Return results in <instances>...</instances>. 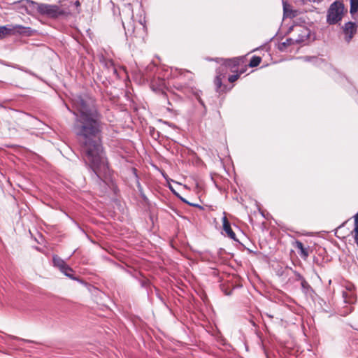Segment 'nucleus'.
Wrapping results in <instances>:
<instances>
[{
    "mask_svg": "<svg viewBox=\"0 0 358 358\" xmlns=\"http://www.w3.org/2000/svg\"><path fill=\"white\" fill-rule=\"evenodd\" d=\"M73 4L76 6V7H78L80 6V3L78 0H76L74 1Z\"/></svg>",
    "mask_w": 358,
    "mask_h": 358,
    "instance_id": "ea45409f",
    "label": "nucleus"
},
{
    "mask_svg": "<svg viewBox=\"0 0 358 358\" xmlns=\"http://www.w3.org/2000/svg\"><path fill=\"white\" fill-rule=\"evenodd\" d=\"M231 293H232V290H231L230 292H228V291H226V290L224 291L225 295L229 296V295L231 294Z\"/></svg>",
    "mask_w": 358,
    "mask_h": 358,
    "instance_id": "a19ab883",
    "label": "nucleus"
},
{
    "mask_svg": "<svg viewBox=\"0 0 358 358\" xmlns=\"http://www.w3.org/2000/svg\"><path fill=\"white\" fill-rule=\"evenodd\" d=\"M293 273L294 274V276H295V281H298V282H302V280H304L305 278L304 277L301 275L298 271H293Z\"/></svg>",
    "mask_w": 358,
    "mask_h": 358,
    "instance_id": "c756f323",
    "label": "nucleus"
},
{
    "mask_svg": "<svg viewBox=\"0 0 358 358\" xmlns=\"http://www.w3.org/2000/svg\"><path fill=\"white\" fill-rule=\"evenodd\" d=\"M350 13L353 16L358 12V0H350Z\"/></svg>",
    "mask_w": 358,
    "mask_h": 358,
    "instance_id": "aec40b11",
    "label": "nucleus"
},
{
    "mask_svg": "<svg viewBox=\"0 0 358 358\" xmlns=\"http://www.w3.org/2000/svg\"><path fill=\"white\" fill-rule=\"evenodd\" d=\"M283 4V17L294 18L296 15V11L291 8L290 5L287 2L282 1Z\"/></svg>",
    "mask_w": 358,
    "mask_h": 358,
    "instance_id": "dca6fc26",
    "label": "nucleus"
},
{
    "mask_svg": "<svg viewBox=\"0 0 358 358\" xmlns=\"http://www.w3.org/2000/svg\"><path fill=\"white\" fill-rule=\"evenodd\" d=\"M295 244L296 248L299 250V253L301 257L306 259L309 255V247H304L303 244L300 241H296Z\"/></svg>",
    "mask_w": 358,
    "mask_h": 358,
    "instance_id": "4468645a",
    "label": "nucleus"
},
{
    "mask_svg": "<svg viewBox=\"0 0 358 358\" xmlns=\"http://www.w3.org/2000/svg\"><path fill=\"white\" fill-rule=\"evenodd\" d=\"M304 62H313L314 64H317L321 59L317 57L314 56H305L301 57Z\"/></svg>",
    "mask_w": 358,
    "mask_h": 358,
    "instance_id": "b1692460",
    "label": "nucleus"
},
{
    "mask_svg": "<svg viewBox=\"0 0 358 358\" xmlns=\"http://www.w3.org/2000/svg\"><path fill=\"white\" fill-rule=\"evenodd\" d=\"M134 172L135 173V176L137 178V187H138V189L139 191V193H140V196L144 200V201H147L148 200V198L147 196H145V194H144L143 192V187L138 180V175L136 173V169L134 168Z\"/></svg>",
    "mask_w": 358,
    "mask_h": 358,
    "instance_id": "412c9836",
    "label": "nucleus"
},
{
    "mask_svg": "<svg viewBox=\"0 0 358 358\" xmlns=\"http://www.w3.org/2000/svg\"><path fill=\"white\" fill-rule=\"evenodd\" d=\"M197 101H199V103L202 106V110L201 112V115H201V117L203 118V117H204L206 115L207 108L206 107V105H205L203 101L201 99V96H198Z\"/></svg>",
    "mask_w": 358,
    "mask_h": 358,
    "instance_id": "a878e982",
    "label": "nucleus"
},
{
    "mask_svg": "<svg viewBox=\"0 0 358 358\" xmlns=\"http://www.w3.org/2000/svg\"><path fill=\"white\" fill-rule=\"evenodd\" d=\"M266 315L268 317V318H273V316L268 313H266Z\"/></svg>",
    "mask_w": 358,
    "mask_h": 358,
    "instance_id": "a18cd8bd",
    "label": "nucleus"
},
{
    "mask_svg": "<svg viewBox=\"0 0 358 358\" xmlns=\"http://www.w3.org/2000/svg\"><path fill=\"white\" fill-rule=\"evenodd\" d=\"M222 227L223 230L231 239H232L234 241L239 242L238 240L236 239V234L232 230L231 223L227 220L226 216H224L222 217Z\"/></svg>",
    "mask_w": 358,
    "mask_h": 358,
    "instance_id": "1a4fd4ad",
    "label": "nucleus"
},
{
    "mask_svg": "<svg viewBox=\"0 0 358 358\" xmlns=\"http://www.w3.org/2000/svg\"><path fill=\"white\" fill-rule=\"evenodd\" d=\"M294 43V41L292 38H288L286 39L285 41H284L278 45V50L280 52H284L285 50V49L287 48V47H288Z\"/></svg>",
    "mask_w": 358,
    "mask_h": 358,
    "instance_id": "6ab92c4d",
    "label": "nucleus"
},
{
    "mask_svg": "<svg viewBox=\"0 0 358 358\" xmlns=\"http://www.w3.org/2000/svg\"><path fill=\"white\" fill-rule=\"evenodd\" d=\"M149 133H150V135L155 139H157L158 138H159L160 136V133L159 131H158L157 130L155 129V127H149Z\"/></svg>",
    "mask_w": 358,
    "mask_h": 358,
    "instance_id": "bb28decb",
    "label": "nucleus"
},
{
    "mask_svg": "<svg viewBox=\"0 0 358 358\" xmlns=\"http://www.w3.org/2000/svg\"><path fill=\"white\" fill-rule=\"evenodd\" d=\"M12 29L10 25L7 24L4 26H0V40L3 39L5 36L10 34Z\"/></svg>",
    "mask_w": 358,
    "mask_h": 358,
    "instance_id": "a211bd4d",
    "label": "nucleus"
},
{
    "mask_svg": "<svg viewBox=\"0 0 358 358\" xmlns=\"http://www.w3.org/2000/svg\"><path fill=\"white\" fill-rule=\"evenodd\" d=\"M171 76H173V77L176 76L175 73H173V70L172 68H171Z\"/></svg>",
    "mask_w": 358,
    "mask_h": 358,
    "instance_id": "79ce46f5",
    "label": "nucleus"
},
{
    "mask_svg": "<svg viewBox=\"0 0 358 358\" xmlns=\"http://www.w3.org/2000/svg\"><path fill=\"white\" fill-rule=\"evenodd\" d=\"M345 6L341 1H335L329 6L327 11V23L334 25L340 22L344 15Z\"/></svg>",
    "mask_w": 358,
    "mask_h": 358,
    "instance_id": "7ed1b4c3",
    "label": "nucleus"
},
{
    "mask_svg": "<svg viewBox=\"0 0 358 358\" xmlns=\"http://www.w3.org/2000/svg\"><path fill=\"white\" fill-rule=\"evenodd\" d=\"M247 250H248V253H250V254H253V255H257L260 254V252H258V251H255V250H250V249H249V248H248V249H247Z\"/></svg>",
    "mask_w": 358,
    "mask_h": 358,
    "instance_id": "4c0bfd02",
    "label": "nucleus"
},
{
    "mask_svg": "<svg viewBox=\"0 0 358 358\" xmlns=\"http://www.w3.org/2000/svg\"><path fill=\"white\" fill-rule=\"evenodd\" d=\"M355 330L358 331V329H355Z\"/></svg>",
    "mask_w": 358,
    "mask_h": 358,
    "instance_id": "603ef678",
    "label": "nucleus"
},
{
    "mask_svg": "<svg viewBox=\"0 0 358 358\" xmlns=\"http://www.w3.org/2000/svg\"><path fill=\"white\" fill-rule=\"evenodd\" d=\"M75 116L72 130L85 163L93 180L100 184L110 173L108 162L102 143L104 126L103 115L95 99L89 94H75L71 98ZM68 110H71L67 107Z\"/></svg>",
    "mask_w": 358,
    "mask_h": 358,
    "instance_id": "f257e3e1",
    "label": "nucleus"
},
{
    "mask_svg": "<svg viewBox=\"0 0 358 358\" xmlns=\"http://www.w3.org/2000/svg\"><path fill=\"white\" fill-rule=\"evenodd\" d=\"M313 261H314V262L317 263V262H318V258H317V257H314V259H313Z\"/></svg>",
    "mask_w": 358,
    "mask_h": 358,
    "instance_id": "de8ad7c7",
    "label": "nucleus"
},
{
    "mask_svg": "<svg viewBox=\"0 0 358 358\" xmlns=\"http://www.w3.org/2000/svg\"><path fill=\"white\" fill-rule=\"evenodd\" d=\"M225 77V72L220 71V69H217V76L214 80V84L215 85V90L217 92L224 91V89H221L222 86V79Z\"/></svg>",
    "mask_w": 358,
    "mask_h": 358,
    "instance_id": "9d476101",
    "label": "nucleus"
},
{
    "mask_svg": "<svg viewBox=\"0 0 358 358\" xmlns=\"http://www.w3.org/2000/svg\"><path fill=\"white\" fill-rule=\"evenodd\" d=\"M343 298L344 303L350 306H352L356 302V296L352 291H343Z\"/></svg>",
    "mask_w": 358,
    "mask_h": 358,
    "instance_id": "f8f14e48",
    "label": "nucleus"
},
{
    "mask_svg": "<svg viewBox=\"0 0 358 358\" xmlns=\"http://www.w3.org/2000/svg\"><path fill=\"white\" fill-rule=\"evenodd\" d=\"M170 191L176 196L178 197L181 201L183 203H187V200L183 198L180 194L176 191V189L171 186H169Z\"/></svg>",
    "mask_w": 358,
    "mask_h": 358,
    "instance_id": "cd10ccee",
    "label": "nucleus"
},
{
    "mask_svg": "<svg viewBox=\"0 0 358 358\" xmlns=\"http://www.w3.org/2000/svg\"><path fill=\"white\" fill-rule=\"evenodd\" d=\"M243 73V71H239V72H237L236 74L230 75L228 78L229 82H230V83L235 82L236 80H237L239 78L240 76Z\"/></svg>",
    "mask_w": 358,
    "mask_h": 358,
    "instance_id": "c85d7f7f",
    "label": "nucleus"
},
{
    "mask_svg": "<svg viewBox=\"0 0 358 358\" xmlns=\"http://www.w3.org/2000/svg\"><path fill=\"white\" fill-rule=\"evenodd\" d=\"M156 295H157V297L160 300V301H161V302H162L164 306H166L167 307V305H166V302H165V301H164V298L160 295V294H159L158 292H157Z\"/></svg>",
    "mask_w": 358,
    "mask_h": 358,
    "instance_id": "f704fd0d",
    "label": "nucleus"
},
{
    "mask_svg": "<svg viewBox=\"0 0 358 358\" xmlns=\"http://www.w3.org/2000/svg\"><path fill=\"white\" fill-rule=\"evenodd\" d=\"M100 63L108 71L114 73H117V70L114 66V62L112 59L105 58L103 55L99 58Z\"/></svg>",
    "mask_w": 358,
    "mask_h": 358,
    "instance_id": "9b49d317",
    "label": "nucleus"
},
{
    "mask_svg": "<svg viewBox=\"0 0 358 358\" xmlns=\"http://www.w3.org/2000/svg\"><path fill=\"white\" fill-rule=\"evenodd\" d=\"M52 264L55 267H57L59 269V271H62L65 268V267L68 265L64 259L59 257L57 255H53L52 257Z\"/></svg>",
    "mask_w": 358,
    "mask_h": 358,
    "instance_id": "f3484780",
    "label": "nucleus"
},
{
    "mask_svg": "<svg viewBox=\"0 0 358 358\" xmlns=\"http://www.w3.org/2000/svg\"><path fill=\"white\" fill-rule=\"evenodd\" d=\"M10 27L12 31L22 36H31L36 32L35 29H33L31 27H24L20 24H16L14 26L10 25Z\"/></svg>",
    "mask_w": 358,
    "mask_h": 358,
    "instance_id": "6e6552de",
    "label": "nucleus"
},
{
    "mask_svg": "<svg viewBox=\"0 0 358 358\" xmlns=\"http://www.w3.org/2000/svg\"><path fill=\"white\" fill-rule=\"evenodd\" d=\"M215 60L217 62H222L221 66L218 69H220L222 72H224L227 68H229L231 71L234 72V69L238 67L241 63V59L238 57L231 59L216 58Z\"/></svg>",
    "mask_w": 358,
    "mask_h": 358,
    "instance_id": "0eeeda50",
    "label": "nucleus"
},
{
    "mask_svg": "<svg viewBox=\"0 0 358 358\" xmlns=\"http://www.w3.org/2000/svg\"><path fill=\"white\" fill-rule=\"evenodd\" d=\"M355 220V228L352 232H358V218L353 217Z\"/></svg>",
    "mask_w": 358,
    "mask_h": 358,
    "instance_id": "473e14b6",
    "label": "nucleus"
},
{
    "mask_svg": "<svg viewBox=\"0 0 358 358\" xmlns=\"http://www.w3.org/2000/svg\"><path fill=\"white\" fill-rule=\"evenodd\" d=\"M65 14L64 10L61 9L57 5H51L48 3H41L39 15L46 16L49 18H57L59 16Z\"/></svg>",
    "mask_w": 358,
    "mask_h": 358,
    "instance_id": "20e7f679",
    "label": "nucleus"
},
{
    "mask_svg": "<svg viewBox=\"0 0 358 358\" xmlns=\"http://www.w3.org/2000/svg\"><path fill=\"white\" fill-rule=\"evenodd\" d=\"M357 29L358 24L352 21L345 22L342 27V30L344 34V40L347 43H350L355 34L357 33Z\"/></svg>",
    "mask_w": 358,
    "mask_h": 358,
    "instance_id": "423d86ee",
    "label": "nucleus"
},
{
    "mask_svg": "<svg viewBox=\"0 0 358 358\" xmlns=\"http://www.w3.org/2000/svg\"><path fill=\"white\" fill-rule=\"evenodd\" d=\"M123 14H127L128 17H130L129 21L127 22V26L124 22V20L121 17L122 24L124 27L125 35L127 37L128 35L134 36V37H143V35L146 32V26H145V17L143 19L141 18L138 21L139 27L137 28L136 25H134V21L133 20V9L132 6L130 3L125 5L124 9L122 10Z\"/></svg>",
    "mask_w": 358,
    "mask_h": 358,
    "instance_id": "f03ea898",
    "label": "nucleus"
},
{
    "mask_svg": "<svg viewBox=\"0 0 358 358\" xmlns=\"http://www.w3.org/2000/svg\"><path fill=\"white\" fill-rule=\"evenodd\" d=\"M262 62V58L259 56L254 55L251 57L250 62H249V66L250 67H256L259 66V64Z\"/></svg>",
    "mask_w": 358,
    "mask_h": 358,
    "instance_id": "5701e85b",
    "label": "nucleus"
},
{
    "mask_svg": "<svg viewBox=\"0 0 358 358\" xmlns=\"http://www.w3.org/2000/svg\"><path fill=\"white\" fill-rule=\"evenodd\" d=\"M295 3H299V4H301V5H305V4H307L309 1H310V0H294Z\"/></svg>",
    "mask_w": 358,
    "mask_h": 358,
    "instance_id": "72a5a7b5",
    "label": "nucleus"
},
{
    "mask_svg": "<svg viewBox=\"0 0 358 358\" xmlns=\"http://www.w3.org/2000/svg\"><path fill=\"white\" fill-rule=\"evenodd\" d=\"M303 41H304V40H303V37L302 36L299 35V36H298V38L294 41V43H298V44H299V43H302Z\"/></svg>",
    "mask_w": 358,
    "mask_h": 358,
    "instance_id": "c9c22d12",
    "label": "nucleus"
},
{
    "mask_svg": "<svg viewBox=\"0 0 358 358\" xmlns=\"http://www.w3.org/2000/svg\"><path fill=\"white\" fill-rule=\"evenodd\" d=\"M185 203L189 205V206H194V207L199 208V209H201V210L203 209V206H201V205L197 204V203H191V202H189L188 201H187V203Z\"/></svg>",
    "mask_w": 358,
    "mask_h": 358,
    "instance_id": "7c9ffc66",
    "label": "nucleus"
},
{
    "mask_svg": "<svg viewBox=\"0 0 358 358\" xmlns=\"http://www.w3.org/2000/svg\"><path fill=\"white\" fill-rule=\"evenodd\" d=\"M162 94L164 97H166V94L165 92H162Z\"/></svg>",
    "mask_w": 358,
    "mask_h": 358,
    "instance_id": "8fccbe9b",
    "label": "nucleus"
},
{
    "mask_svg": "<svg viewBox=\"0 0 358 358\" xmlns=\"http://www.w3.org/2000/svg\"><path fill=\"white\" fill-rule=\"evenodd\" d=\"M80 229L82 231V232L85 233L84 230L82 229L80 227Z\"/></svg>",
    "mask_w": 358,
    "mask_h": 358,
    "instance_id": "3c124183",
    "label": "nucleus"
},
{
    "mask_svg": "<svg viewBox=\"0 0 358 358\" xmlns=\"http://www.w3.org/2000/svg\"><path fill=\"white\" fill-rule=\"evenodd\" d=\"M353 233H354L355 242L357 244V245L358 246V232H353Z\"/></svg>",
    "mask_w": 358,
    "mask_h": 358,
    "instance_id": "58836bf2",
    "label": "nucleus"
},
{
    "mask_svg": "<svg viewBox=\"0 0 358 358\" xmlns=\"http://www.w3.org/2000/svg\"><path fill=\"white\" fill-rule=\"evenodd\" d=\"M346 222H347V221H345V222H343L341 225H340V226H339V227H338V229H340V228L343 227L345 225V224Z\"/></svg>",
    "mask_w": 358,
    "mask_h": 358,
    "instance_id": "49530a36",
    "label": "nucleus"
},
{
    "mask_svg": "<svg viewBox=\"0 0 358 358\" xmlns=\"http://www.w3.org/2000/svg\"><path fill=\"white\" fill-rule=\"evenodd\" d=\"M0 63L5 65V66H12L13 68H16L17 69H20V68L18 66V65H11L10 64H8L7 62H6L5 61H2V60H0Z\"/></svg>",
    "mask_w": 358,
    "mask_h": 358,
    "instance_id": "2f4dec72",
    "label": "nucleus"
},
{
    "mask_svg": "<svg viewBox=\"0 0 358 358\" xmlns=\"http://www.w3.org/2000/svg\"><path fill=\"white\" fill-rule=\"evenodd\" d=\"M13 338L14 339L21 340V341H24V342H25V343H34V341H31V340H27V339H23V338H17V337H16V336H13Z\"/></svg>",
    "mask_w": 358,
    "mask_h": 358,
    "instance_id": "e433bc0d",
    "label": "nucleus"
},
{
    "mask_svg": "<svg viewBox=\"0 0 358 358\" xmlns=\"http://www.w3.org/2000/svg\"><path fill=\"white\" fill-rule=\"evenodd\" d=\"M352 310H353V308L352 306H345L339 310V314L341 316L345 317V316H347L350 313H352Z\"/></svg>",
    "mask_w": 358,
    "mask_h": 358,
    "instance_id": "393cba45",
    "label": "nucleus"
},
{
    "mask_svg": "<svg viewBox=\"0 0 358 358\" xmlns=\"http://www.w3.org/2000/svg\"><path fill=\"white\" fill-rule=\"evenodd\" d=\"M199 93H201V91H199V92H196V93H195V96H196V99H197L198 96H200Z\"/></svg>",
    "mask_w": 358,
    "mask_h": 358,
    "instance_id": "c03bdc74",
    "label": "nucleus"
},
{
    "mask_svg": "<svg viewBox=\"0 0 358 358\" xmlns=\"http://www.w3.org/2000/svg\"><path fill=\"white\" fill-rule=\"evenodd\" d=\"M16 3L29 15L35 16L40 13L41 3L32 0H20Z\"/></svg>",
    "mask_w": 358,
    "mask_h": 358,
    "instance_id": "39448f33",
    "label": "nucleus"
},
{
    "mask_svg": "<svg viewBox=\"0 0 358 358\" xmlns=\"http://www.w3.org/2000/svg\"><path fill=\"white\" fill-rule=\"evenodd\" d=\"M134 278L138 281L141 287L145 288L148 289L150 287L151 282H150V280H148V278L143 277V279H139V278H138L137 276H134Z\"/></svg>",
    "mask_w": 358,
    "mask_h": 358,
    "instance_id": "4be33fe9",
    "label": "nucleus"
},
{
    "mask_svg": "<svg viewBox=\"0 0 358 358\" xmlns=\"http://www.w3.org/2000/svg\"><path fill=\"white\" fill-rule=\"evenodd\" d=\"M300 284L302 292L306 296H312L315 292L312 287L307 282V280L305 279L304 280H302V282H301Z\"/></svg>",
    "mask_w": 358,
    "mask_h": 358,
    "instance_id": "2eb2a0df",
    "label": "nucleus"
},
{
    "mask_svg": "<svg viewBox=\"0 0 358 358\" xmlns=\"http://www.w3.org/2000/svg\"><path fill=\"white\" fill-rule=\"evenodd\" d=\"M61 272L71 280L80 282V283L83 282V280H80L78 276L75 275V271L69 265H67L64 269L61 271Z\"/></svg>",
    "mask_w": 358,
    "mask_h": 358,
    "instance_id": "ddd939ff",
    "label": "nucleus"
},
{
    "mask_svg": "<svg viewBox=\"0 0 358 358\" xmlns=\"http://www.w3.org/2000/svg\"><path fill=\"white\" fill-rule=\"evenodd\" d=\"M353 217H357L358 218V212L353 216Z\"/></svg>",
    "mask_w": 358,
    "mask_h": 358,
    "instance_id": "09e8293b",
    "label": "nucleus"
},
{
    "mask_svg": "<svg viewBox=\"0 0 358 358\" xmlns=\"http://www.w3.org/2000/svg\"><path fill=\"white\" fill-rule=\"evenodd\" d=\"M159 121H161V120H159ZM163 123H164V124H168V125H169V126H171V123H169V122H166V121H163Z\"/></svg>",
    "mask_w": 358,
    "mask_h": 358,
    "instance_id": "37998d69",
    "label": "nucleus"
}]
</instances>
